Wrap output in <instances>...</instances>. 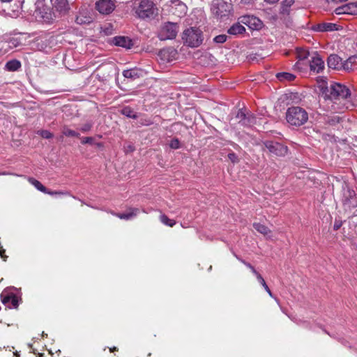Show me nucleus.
Instances as JSON below:
<instances>
[{"mask_svg": "<svg viewBox=\"0 0 357 357\" xmlns=\"http://www.w3.org/2000/svg\"><path fill=\"white\" fill-rule=\"evenodd\" d=\"M96 8L103 15L111 13L115 8L114 0H98L96 3Z\"/></svg>", "mask_w": 357, "mask_h": 357, "instance_id": "obj_12", "label": "nucleus"}, {"mask_svg": "<svg viewBox=\"0 0 357 357\" xmlns=\"http://www.w3.org/2000/svg\"><path fill=\"white\" fill-rule=\"evenodd\" d=\"M313 29L317 31L324 32V31H331L334 30H337V25L333 23H321L316 24L313 26Z\"/></svg>", "mask_w": 357, "mask_h": 357, "instance_id": "obj_21", "label": "nucleus"}, {"mask_svg": "<svg viewBox=\"0 0 357 357\" xmlns=\"http://www.w3.org/2000/svg\"><path fill=\"white\" fill-rule=\"evenodd\" d=\"M266 2L268 3H274L278 2L279 0H264Z\"/></svg>", "mask_w": 357, "mask_h": 357, "instance_id": "obj_50", "label": "nucleus"}, {"mask_svg": "<svg viewBox=\"0 0 357 357\" xmlns=\"http://www.w3.org/2000/svg\"><path fill=\"white\" fill-rule=\"evenodd\" d=\"M178 31L176 23L167 22L162 26L158 37L161 40H172L176 38Z\"/></svg>", "mask_w": 357, "mask_h": 357, "instance_id": "obj_7", "label": "nucleus"}, {"mask_svg": "<svg viewBox=\"0 0 357 357\" xmlns=\"http://www.w3.org/2000/svg\"><path fill=\"white\" fill-rule=\"evenodd\" d=\"M227 36L225 34H221L215 36L213 39L214 42L217 43H223L227 40Z\"/></svg>", "mask_w": 357, "mask_h": 357, "instance_id": "obj_39", "label": "nucleus"}, {"mask_svg": "<svg viewBox=\"0 0 357 357\" xmlns=\"http://www.w3.org/2000/svg\"><path fill=\"white\" fill-rule=\"evenodd\" d=\"M264 144L270 153L277 156H284L287 153L288 148L282 144L273 141H266Z\"/></svg>", "mask_w": 357, "mask_h": 357, "instance_id": "obj_8", "label": "nucleus"}, {"mask_svg": "<svg viewBox=\"0 0 357 357\" xmlns=\"http://www.w3.org/2000/svg\"><path fill=\"white\" fill-rule=\"evenodd\" d=\"M239 20L242 24H245L253 30H259L263 26L262 22L258 17L253 15L241 16L239 17Z\"/></svg>", "mask_w": 357, "mask_h": 357, "instance_id": "obj_11", "label": "nucleus"}, {"mask_svg": "<svg viewBox=\"0 0 357 357\" xmlns=\"http://www.w3.org/2000/svg\"><path fill=\"white\" fill-rule=\"evenodd\" d=\"M139 213V209L137 208H130L126 213H114L120 219L130 220L137 215Z\"/></svg>", "mask_w": 357, "mask_h": 357, "instance_id": "obj_24", "label": "nucleus"}, {"mask_svg": "<svg viewBox=\"0 0 357 357\" xmlns=\"http://www.w3.org/2000/svg\"><path fill=\"white\" fill-rule=\"evenodd\" d=\"M257 280L264 287V289L269 294V296L273 298V294H272L271 291L270 290L269 287L266 284L264 279L262 278L261 275H259L258 276V280Z\"/></svg>", "mask_w": 357, "mask_h": 357, "instance_id": "obj_35", "label": "nucleus"}, {"mask_svg": "<svg viewBox=\"0 0 357 357\" xmlns=\"http://www.w3.org/2000/svg\"><path fill=\"white\" fill-rule=\"evenodd\" d=\"M123 75L125 78L135 80L142 75V70L138 68H132L123 71Z\"/></svg>", "mask_w": 357, "mask_h": 357, "instance_id": "obj_22", "label": "nucleus"}, {"mask_svg": "<svg viewBox=\"0 0 357 357\" xmlns=\"http://www.w3.org/2000/svg\"><path fill=\"white\" fill-rule=\"evenodd\" d=\"M6 175V174H8V173H6V172H3V173H0V175Z\"/></svg>", "mask_w": 357, "mask_h": 357, "instance_id": "obj_54", "label": "nucleus"}, {"mask_svg": "<svg viewBox=\"0 0 357 357\" xmlns=\"http://www.w3.org/2000/svg\"><path fill=\"white\" fill-rule=\"evenodd\" d=\"M92 21L90 12L86 7H81L75 17V22L78 24H88Z\"/></svg>", "mask_w": 357, "mask_h": 357, "instance_id": "obj_15", "label": "nucleus"}, {"mask_svg": "<svg viewBox=\"0 0 357 357\" xmlns=\"http://www.w3.org/2000/svg\"><path fill=\"white\" fill-rule=\"evenodd\" d=\"M15 355L16 356V357H20V355L17 354H15Z\"/></svg>", "mask_w": 357, "mask_h": 357, "instance_id": "obj_55", "label": "nucleus"}, {"mask_svg": "<svg viewBox=\"0 0 357 357\" xmlns=\"http://www.w3.org/2000/svg\"><path fill=\"white\" fill-rule=\"evenodd\" d=\"M112 41L115 45L127 49H130L133 45L132 40L126 36H116Z\"/></svg>", "mask_w": 357, "mask_h": 357, "instance_id": "obj_20", "label": "nucleus"}, {"mask_svg": "<svg viewBox=\"0 0 357 357\" xmlns=\"http://www.w3.org/2000/svg\"><path fill=\"white\" fill-rule=\"evenodd\" d=\"M160 220L161 222L165 225L172 227L176 225V221L172 219H169L166 215L162 214L160 216Z\"/></svg>", "mask_w": 357, "mask_h": 357, "instance_id": "obj_34", "label": "nucleus"}, {"mask_svg": "<svg viewBox=\"0 0 357 357\" xmlns=\"http://www.w3.org/2000/svg\"><path fill=\"white\" fill-rule=\"evenodd\" d=\"M235 257L238 260H239L241 263H243L244 265H245L248 268H249L250 270H252L253 268H255L253 266H252L250 263L245 261V260L242 259L239 257L235 255Z\"/></svg>", "mask_w": 357, "mask_h": 357, "instance_id": "obj_45", "label": "nucleus"}, {"mask_svg": "<svg viewBox=\"0 0 357 357\" xmlns=\"http://www.w3.org/2000/svg\"><path fill=\"white\" fill-rule=\"evenodd\" d=\"M169 146L173 149H178L180 147V142L178 139L174 138L170 141Z\"/></svg>", "mask_w": 357, "mask_h": 357, "instance_id": "obj_38", "label": "nucleus"}, {"mask_svg": "<svg viewBox=\"0 0 357 357\" xmlns=\"http://www.w3.org/2000/svg\"><path fill=\"white\" fill-rule=\"evenodd\" d=\"M96 145L98 147H99V148H100V147H102V146H103V144H102V143H101V142L96 143Z\"/></svg>", "mask_w": 357, "mask_h": 357, "instance_id": "obj_52", "label": "nucleus"}, {"mask_svg": "<svg viewBox=\"0 0 357 357\" xmlns=\"http://www.w3.org/2000/svg\"><path fill=\"white\" fill-rule=\"evenodd\" d=\"M253 227L259 233L266 236L271 233V230L265 225L255 222Z\"/></svg>", "mask_w": 357, "mask_h": 357, "instance_id": "obj_31", "label": "nucleus"}, {"mask_svg": "<svg viewBox=\"0 0 357 357\" xmlns=\"http://www.w3.org/2000/svg\"><path fill=\"white\" fill-rule=\"evenodd\" d=\"M121 113L128 118H131L133 119H136L137 118V114L129 106L124 107L121 110Z\"/></svg>", "mask_w": 357, "mask_h": 357, "instance_id": "obj_30", "label": "nucleus"}, {"mask_svg": "<svg viewBox=\"0 0 357 357\" xmlns=\"http://www.w3.org/2000/svg\"><path fill=\"white\" fill-rule=\"evenodd\" d=\"M241 22L234 24L227 31V33L230 35L236 36L238 34H243L245 32V27L241 24Z\"/></svg>", "mask_w": 357, "mask_h": 357, "instance_id": "obj_25", "label": "nucleus"}, {"mask_svg": "<svg viewBox=\"0 0 357 357\" xmlns=\"http://www.w3.org/2000/svg\"><path fill=\"white\" fill-rule=\"evenodd\" d=\"M324 96L328 108L333 112H342L354 106L349 89L339 83H331L326 89Z\"/></svg>", "mask_w": 357, "mask_h": 357, "instance_id": "obj_1", "label": "nucleus"}, {"mask_svg": "<svg viewBox=\"0 0 357 357\" xmlns=\"http://www.w3.org/2000/svg\"><path fill=\"white\" fill-rule=\"evenodd\" d=\"M154 4L151 0H142L136 9V14L141 19L151 18L154 15Z\"/></svg>", "mask_w": 357, "mask_h": 357, "instance_id": "obj_5", "label": "nucleus"}, {"mask_svg": "<svg viewBox=\"0 0 357 357\" xmlns=\"http://www.w3.org/2000/svg\"><path fill=\"white\" fill-rule=\"evenodd\" d=\"M340 121V118L338 116H334V117H328L326 119V122L330 125H335V123H338Z\"/></svg>", "mask_w": 357, "mask_h": 357, "instance_id": "obj_41", "label": "nucleus"}, {"mask_svg": "<svg viewBox=\"0 0 357 357\" xmlns=\"http://www.w3.org/2000/svg\"><path fill=\"white\" fill-rule=\"evenodd\" d=\"M232 3L236 4H245L247 3V0H230Z\"/></svg>", "mask_w": 357, "mask_h": 357, "instance_id": "obj_46", "label": "nucleus"}, {"mask_svg": "<svg viewBox=\"0 0 357 357\" xmlns=\"http://www.w3.org/2000/svg\"><path fill=\"white\" fill-rule=\"evenodd\" d=\"M28 181L39 191L44 193L47 192V189L39 181L32 177H29Z\"/></svg>", "mask_w": 357, "mask_h": 357, "instance_id": "obj_28", "label": "nucleus"}, {"mask_svg": "<svg viewBox=\"0 0 357 357\" xmlns=\"http://www.w3.org/2000/svg\"><path fill=\"white\" fill-rule=\"evenodd\" d=\"M327 63L329 68L344 70V61L342 62V59L337 54H331L328 57Z\"/></svg>", "mask_w": 357, "mask_h": 357, "instance_id": "obj_18", "label": "nucleus"}, {"mask_svg": "<svg viewBox=\"0 0 357 357\" xmlns=\"http://www.w3.org/2000/svg\"><path fill=\"white\" fill-rule=\"evenodd\" d=\"M342 202L346 208L349 209L357 206V194L356 192L347 188L344 190Z\"/></svg>", "mask_w": 357, "mask_h": 357, "instance_id": "obj_9", "label": "nucleus"}, {"mask_svg": "<svg viewBox=\"0 0 357 357\" xmlns=\"http://www.w3.org/2000/svg\"><path fill=\"white\" fill-rule=\"evenodd\" d=\"M286 120L290 126L298 127L307 121L308 114L303 108L293 106L287 109Z\"/></svg>", "mask_w": 357, "mask_h": 357, "instance_id": "obj_2", "label": "nucleus"}, {"mask_svg": "<svg viewBox=\"0 0 357 357\" xmlns=\"http://www.w3.org/2000/svg\"><path fill=\"white\" fill-rule=\"evenodd\" d=\"M294 3V0H284L282 3V13L288 14L289 8Z\"/></svg>", "mask_w": 357, "mask_h": 357, "instance_id": "obj_33", "label": "nucleus"}, {"mask_svg": "<svg viewBox=\"0 0 357 357\" xmlns=\"http://www.w3.org/2000/svg\"><path fill=\"white\" fill-rule=\"evenodd\" d=\"M109 349H110V351H111V352H113L114 351L117 350V348H116V347H112V348H110Z\"/></svg>", "mask_w": 357, "mask_h": 357, "instance_id": "obj_53", "label": "nucleus"}, {"mask_svg": "<svg viewBox=\"0 0 357 357\" xmlns=\"http://www.w3.org/2000/svg\"><path fill=\"white\" fill-rule=\"evenodd\" d=\"M334 12L336 15L349 14L357 15V2L349 3L337 7Z\"/></svg>", "mask_w": 357, "mask_h": 357, "instance_id": "obj_17", "label": "nucleus"}, {"mask_svg": "<svg viewBox=\"0 0 357 357\" xmlns=\"http://www.w3.org/2000/svg\"><path fill=\"white\" fill-rule=\"evenodd\" d=\"M177 55V51L173 47L163 48L159 51L158 56L163 62L172 61Z\"/></svg>", "mask_w": 357, "mask_h": 357, "instance_id": "obj_16", "label": "nucleus"}, {"mask_svg": "<svg viewBox=\"0 0 357 357\" xmlns=\"http://www.w3.org/2000/svg\"><path fill=\"white\" fill-rule=\"evenodd\" d=\"M235 120L241 126L251 127L256 123L257 118L245 109H240L235 116Z\"/></svg>", "mask_w": 357, "mask_h": 357, "instance_id": "obj_6", "label": "nucleus"}, {"mask_svg": "<svg viewBox=\"0 0 357 357\" xmlns=\"http://www.w3.org/2000/svg\"><path fill=\"white\" fill-rule=\"evenodd\" d=\"M251 271L252 272V273H253L255 275H256L257 279L258 280V276H259V275H261V274H259V273L256 271V269H255V268H253L251 270Z\"/></svg>", "mask_w": 357, "mask_h": 357, "instance_id": "obj_49", "label": "nucleus"}, {"mask_svg": "<svg viewBox=\"0 0 357 357\" xmlns=\"http://www.w3.org/2000/svg\"><path fill=\"white\" fill-rule=\"evenodd\" d=\"M93 128V123L91 121H88L84 123L80 128L79 130L82 132H89Z\"/></svg>", "mask_w": 357, "mask_h": 357, "instance_id": "obj_36", "label": "nucleus"}, {"mask_svg": "<svg viewBox=\"0 0 357 357\" xmlns=\"http://www.w3.org/2000/svg\"><path fill=\"white\" fill-rule=\"evenodd\" d=\"M62 133L63 135H65L66 137H80V135L79 132L70 129L67 126H64L62 128Z\"/></svg>", "mask_w": 357, "mask_h": 357, "instance_id": "obj_32", "label": "nucleus"}, {"mask_svg": "<svg viewBox=\"0 0 357 357\" xmlns=\"http://www.w3.org/2000/svg\"><path fill=\"white\" fill-rule=\"evenodd\" d=\"M182 39L184 44L190 47H199L204 41L202 31L197 27H190L183 32Z\"/></svg>", "mask_w": 357, "mask_h": 357, "instance_id": "obj_3", "label": "nucleus"}, {"mask_svg": "<svg viewBox=\"0 0 357 357\" xmlns=\"http://www.w3.org/2000/svg\"><path fill=\"white\" fill-rule=\"evenodd\" d=\"M357 69V56H351L344 61V70L350 71Z\"/></svg>", "mask_w": 357, "mask_h": 357, "instance_id": "obj_26", "label": "nucleus"}, {"mask_svg": "<svg viewBox=\"0 0 357 357\" xmlns=\"http://www.w3.org/2000/svg\"><path fill=\"white\" fill-rule=\"evenodd\" d=\"M309 62L310 70L314 73H319L324 69V61L317 52L314 53Z\"/></svg>", "mask_w": 357, "mask_h": 357, "instance_id": "obj_14", "label": "nucleus"}, {"mask_svg": "<svg viewBox=\"0 0 357 357\" xmlns=\"http://www.w3.org/2000/svg\"><path fill=\"white\" fill-rule=\"evenodd\" d=\"M307 54H308L307 52H303L302 54H299L298 56L299 59L303 60L307 57Z\"/></svg>", "mask_w": 357, "mask_h": 357, "instance_id": "obj_48", "label": "nucleus"}, {"mask_svg": "<svg viewBox=\"0 0 357 357\" xmlns=\"http://www.w3.org/2000/svg\"><path fill=\"white\" fill-rule=\"evenodd\" d=\"M45 194H48V195H67L68 192H62V191H50L47 190V192H45Z\"/></svg>", "mask_w": 357, "mask_h": 357, "instance_id": "obj_44", "label": "nucleus"}, {"mask_svg": "<svg viewBox=\"0 0 357 357\" xmlns=\"http://www.w3.org/2000/svg\"><path fill=\"white\" fill-rule=\"evenodd\" d=\"M36 10L35 12L40 14L41 15V17L44 19V20H49L52 19L51 17L47 16V13L45 12V10L46 9L45 8V6L43 4V0H37L36 3ZM50 16H51V14H49Z\"/></svg>", "mask_w": 357, "mask_h": 357, "instance_id": "obj_23", "label": "nucleus"}, {"mask_svg": "<svg viewBox=\"0 0 357 357\" xmlns=\"http://www.w3.org/2000/svg\"><path fill=\"white\" fill-rule=\"evenodd\" d=\"M94 142V139L92 137H86L82 138V144H92Z\"/></svg>", "mask_w": 357, "mask_h": 357, "instance_id": "obj_42", "label": "nucleus"}, {"mask_svg": "<svg viewBox=\"0 0 357 357\" xmlns=\"http://www.w3.org/2000/svg\"><path fill=\"white\" fill-rule=\"evenodd\" d=\"M342 225V223L339 221H335L333 225L334 230L337 231L338 230Z\"/></svg>", "mask_w": 357, "mask_h": 357, "instance_id": "obj_47", "label": "nucleus"}, {"mask_svg": "<svg viewBox=\"0 0 357 357\" xmlns=\"http://www.w3.org/2000/svg\"><path fill=\"white\" fill-rule=\"evenodd\" d=\"M38 134L45 139H51L53 137V134L47 130H42L38 131Z\"/></svg>", "mask_w": 357, "mask_h": 357, "instance_id": "obj_37", "label": "nucleus"}, {"mask_svg": "<svg viewBox=\"0 0 357 357\" xmlns=\"http://www.w3.org/2000/svg\"><path fill=\"white\" fill-rule=\"evenodd\" d=\"M139 123L142 126H150V125L153 124V121L150 119H146V118L141 119L139 121Z\"/></svg>", "mask_w": 357, "mask_h": 357, "instance_id": "obj_43", "label": "nucleus"}, {"mask_svg": "<svg viewBox=\"0 0 357 357\" xmlns=\"http://www.w3.org/2000/svg\"><path fill=\"white\" fill-rule=\"evenodd\" d=\"M228 158L229 159V160L233 162V163H238L239 162V159H238V157L237 156V155L234 153V152H231V153H228Z\"/></svg>", "mask_w": 357, "mask_h": 357, "instance_id": "obj_40", "label": "nucleus"}, {"mask_svg": "<svg viewBox=\"0 0 357 357\" xmlns=\"http://www.w3.org/2000/svg\"><path fill=\"white\" fill-rule=\"evenodd\" d=\"M276 77L280 81H282V82H284V81L291 82L295 79L296 76L294 74H291L289 73L282 72V73H278L276 75Z\"/></svg>", "mask_w": 357, "mask_h": 357, "instance_id": "obj_29", "label": "nucleus"}, {"mask_svg": "<svg viewBox=\"0 0 357 357\" xmlns=\"http://www.w3.org/2000/svg\"><path fill=\"white\" fill-rule=\"evenodd\" d=\"M231 10V4L222 0H215L211 5L213 14L220 19L228 17Z\"/></svg>", "mask_w": 357, "mask_h": 357, "instance_id": "obj_4", "label": "nucleus"}, {"mask_svg": "<svg viewBox=\"0 0 357 357\" xmlns=\"http://www.w3.org/2000/svg\"><path fill=\"white\" fill-rule=\"evenodd\" d=\"M135 150V148L132 145H128V151H133Z\"/></svg>", "mask_w": 357, "mask_h": 357, "instance_id": "obj_51", "label": "nucleus"}, {"mask_svg": "<svg viewBox=\"0 0 357 357\" xmlns=\"http://www.w3.org/2000/svg\"><path fill=\"white\" fill-rule=\"evenodd\" d=\"M21 68V63L17 59L8 61L5 66V69L8 71H16Z\"/></svg>", "mask_w": 357, "mask_h": 357, "instance_id": "obj_27", "label": "nucleus"}, {"mask_svg": "<svg viewBox=\"0 0 357 357\" xmlns=\"http://www.w3.org/2000/svg\"><path fill=\"white\" fill-rule=\"evenodd\" d=\"M52 9L56 12L59 16L67 14L70 10V6L68 0H51Z\"/></svg>", "mask_w": 357, "mask_h": 357, "instance_id": "obj_13", "label": "nucleus"}, {"mask_svg": "<svg viewBox=\"0 0 357 357\" xmlns=\"http://www.w3.org/2000/svg\"><path fill=\"white\" fill-rule=\"evenodd\" d=\"M1 302L9 308H17L19 298L13 292L3 291L1 294Z\"/></svg>", "mask_w": 357, "mask_h": 357, "instance_id": "obj_10", "label": "nucleus"}, {"mask_svg": "<svg viewBox=\"0 0 357 357\" xmlns=\"http://www.w3.org/2000/svg\"><path fill=\"white\" fill-rule=\"evenodd\" d=\"M172 12L174 15L181 17L186 14L187 7L180 0H172Z\"/></svg>", "mask_w": 357, "mask_h": 357, "instance_id": "obj_19", "label": "nucleus"}]
</instances>
